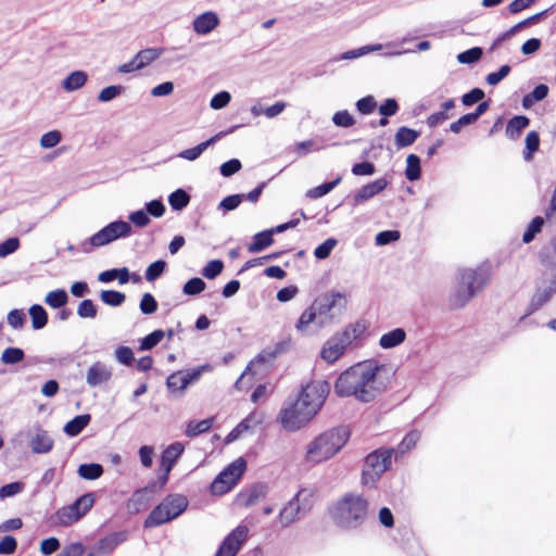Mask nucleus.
I'll list each match as a JSON object with an SVG mask.
<instances>
[{
  "label": "nucleus",
  "mask_w": 556,
  "mask_h": 556,
  "mask_svg": "<svg viewBox=\"0 0 556 556\" xmlns=\"http://www.w3.org/2000/svg\"><path fill=\"white\" fill-rule=\"evenodd\" d=\"M321 409V402L315 404L307 389L301 388L298 395L289 396L279 410L277 421L287 432L305 428Z\"/></svg>",
  "instance_id": "1"
},
{
  "label": "nucleus",
  "mask_w": 556,
  "mask_h": 556,
  "mask_svg": "<svg viewBox=\"0 0 556 556\" xmlns=\"http://www.w3.org/2000/svg\"><path fill=\"white\" fill-rule=\"evenodd\" d=\"M369 503L363 495L346 493L329 507V516L338 528L351 531L365 523Z\"/></svg>",
  "instance_id": "2"
},
{
  "label": "nucleus",
  "mask_w": 556,
  "mask_h": 556,
  "mask_svg": "<svg viewBox=\"0 0 556 556\" xmlns=\"http://www.w3.org/2000/svg\"><path fill=\"white\" fill-rule=\"evenodd\" d=\"M490 280V267L486 265L477 268H467L458 273V281L448 298L453 309L464 307L486 286Z\"/></svg>",
  "instance_id": "3"
},
{
  "label": "nucleus",
  "mask_w": 556,
  "mask_h": 556,
  "mask_svg": "<svg viewBox=\"0 0 556 556\" xmlns=\"http://www.w3.org/2000/svg\"><path fill=\"white\" fill-rule=\"evenodd\" d=\"M351 437L350 427L340 425L318 434L306 447V459L321 463L330 459L348 443Z\"/></svg>",
  "instance_id": "4"
},
{
  "label": "nucleus",
  "mask_w": 556,
  "mask_h": 556,
  "mask_svg": "<svg viewBox=\"0 0 556 556\" xmlns=\"http://www.w3.org/2000/svg\"><path fill=\"white\" fill-rule=\"evenodd\" d=\"M382 365L364 366L356 364L341 372L334 382V392L340 397L355 396L358 401L361 389L378 374Z\"/></svg>",
  "instance_id": "5"
},
{
  "label": "nucleus",
  "mask_w": 556,
  "mask_h": 556,
  "mask_svg": "<svg viewBox=\"0 0 556 556\" xmlns=\"http://www.w3.org/2000/svg\"><path fill=\"white\" fill-rule=\"evenodd\" d=\"M189 505L187 496L172 493L166 495L148 515L143 521L146 529L160 527L178 518Z\"/></svg>",
  "instance_id": "6"
},
{
  "label": "nucleus",
  "mask_w": 556,
  "mask_h": 556,
  "mask_svg": "<svg viewBox=\"0 0 556 556\" xmlns=\"http://www.w3.org/2000/svg\"><path fill=\"white\" fill-rule=\"evenodd\" d=\"M131 233L132 226L130 223L121 218L113 220L81 242L80 251L91 253L93 249L108 245L118 239L128 238Z\"/></svg>",
  "instance_id": "7"
},
{
  "label": "nucleus",
  "mask_w": 556,
  "mask_h": 556,
  "mask_svg": "<svg viewBox=\"0 0 556 556\" xmlns=\"http://www.w3.org/2000/svg\"><path fill=\"white\" fill-rule=\"evenodd\" d=\"M393 450L390 447H380L370 452L365 457V464L362 471V483L368 488H376L377 482L392 465Z\"/></svg>",
  "instance_id": "8"
},
{
  "label": "nucleus",
  "mask_w": 556,
  "mask_h": 556,
  "mask_svg": "<svg viewBox=\"0 0 556 556\" xmlns=\"http://www.w3.org/2000/svg\"><path fill=\"white\" fill-rule=\"evenodd\" d=\"M312 306L316 307V316L319 315L317 325L323 328L331 323L332 316L329 313L332 308L339 307L340 311L346 308L345 294L334 290L328 291L315 299Z\"/></svg>",
  "instance_id": "9"
},
{
  "label": "nucleus",
  "mask_w": 556,
  "mask_h": 556,
  "mask_svg": "<svg viewBox=\"0 0 556 556\" xmlns=\"http://www.w3.org/2000/svg\"><path fill=\"white\" fill-rule=\"evenodd\" d=\"M306 492L305 489L299 490L280 510L279 520L283 527H288L294 522L301 511L305 514L309 510L312 503L306 501V497H303Z\"/></svg>",
  "instance_id": "10"
},
{
  "label": "nucleus",
  "mask_w": 556,
  "mask_h": 556,
  "mask_svg": "<svg viewBox=\"0 0 556 556\" xmlns=\"http://www.w3.org/2000/svg\"><path fill=\"white\" fill-rule=\"evenodd\" d=\"M249 529L239 525L232 529L219 544L215 556H237L241 546L247 541Z\"/></svg>",
  "instance_id": "11"
},
{
  "label": "nucleus",
  "mask_w": 556,
  "mask_h": 556,
  "mask_svg": "<svg viewBox=\"0 0 556 556\" xmlns=\"http://www.w3.org/2000/svg\"><path fill=\"white\" fill-rule=\"evenodd\" d=\"M390 185V180L387 177L378 178L364 185L352 195V206H358L364 202L372 199L377 194L381 193Z\"/></svg>",
  "instance_id": "12"
},
{
  "label": "nucleus",
  "mask_w": 556,
  "mask_h": 556,
  "mask_svg": "<svg viewBox=\"0 0 556 556\" xmlns=\"http://www.w3.org/2000/svg\"><path fill=\"white\" fill-rule=\"evenodd\" d=\"M556 293V275L554 279H548V286L541 290L536 288L534 295L532 296L529 306L526 313L521 316L520 320H523L526 317L530 316L538 309H540L543 305H545L552 296Z\"/></svg>",
  "instance_id": "13"
},
{
  "label": "nucleus",
  "mask_w": 556,
  "mask_h": 556,
  "mask_svg": "<svg viewBox=\"0 0 556 556\" xmlns=\"http://www.w3.org/2000/svg\"><path fill=\"white\" fill-rule=\"evenodd\" d=\"M112 377V370L104 363L97 361L87 370L86 382L94 388L108 382Z\"/></svg>",
  "instance_id": "14"
},
{
  "label": "nucleus",
  "mask_w": 556,
  "mask_h": 556,
  "mask_svg": "<svg viewBox=\"0 0 556 556\" xmlns=\"http://www.w3.org/2000/svg\"><path fill=\"white\" fill-rule=\"evenodd\" d=\"M128 531L121 530L109 533L97 542V552L101 555L112 553L119 544L128 539Z\"/></svg>",
  "instance_id": "15"
},
{
  "label": "nucleus",
  "mask_w": 556,
  "mask_h": 556,
  "mask_svg": "<svg viewBox=\"0 0 556 556\" xmlns=\"http://www.w3.org/2000/svg\"><path fill=\"white\" fill-rule=\"evenodd\" d=\"M346 348L339 342V337L331 336L323 345L320 357L328 364L336 363L345 352Z\"/></svg>",
  "instance_id": "16"
},
{
  "label": "nucleus",
  "mask_w": 556,
  "mask_h": 556,
  "mask_svg": "<svg viewBox=\"0 0 556 556\" xmlns=\"http://www.w3.org/2000/svg\"><path fill=\"white\" fill-rule=\"evenodd\" d=\"M184 451L185 446L181 442L169 444L161 454L160 466L162 470L170 472Z\"/></svg>",
  "instance_id": "17"
},
{
  "label": "nucleus",
  "mask_w": 556,
  "mask_h": 556,
  "mask_svg": "<svg viewBox=\"0 0 556 556\" xmlns=\"http://www.w3.org/2000/svg\"><path fill=\"white\" fill-rule=\"evenodd\" d=\"M267 484L258 482L253 484L247 492H240L237 495V501L240 505L250 507L255 505L261 498H264L267 495Z\"/></svg>",
  "instance_id": "18"
},
{
  "label": "nucleus",
  "mask_w": 556,
  "mask_h": 556,
  "mask_svg": "<svg viewBox=\"0 0 556 556\" xmlns=\"http://www.w3.org/2000/svg\"><path fill=\"white\" fill-rule=\"evenodd\" d=\"M219 24V17L217 13L213 11H206L198 15L193 20V30L198 35H207L215 29Z\"/></svg>",
  "instance_id": "19"
},
{
  "label": "nucleus",
  "mask_w": 556,
  "mask_h": 556,
  "mask_svg": "<svg viewBox=\"0 0 556 556\" xmlns=\"http://www.w3.org/2000/svg\"><path fill=\"white\" fill-rule=\"evenodd\" d=\"M36 435L31 438L29 446L35 454L49 453L54 444L53 439L49 435L47 430H43L39 425L36 426Z\"/></svg>",
  "instance_id": "20"
},
{
  "label": "nucleus",
  "mask_w": 556,
  "mask_h": 556,
  "mask_svg": "<svg viewBox=\"0 0 556 556\" xmlns=\"http://www.w3.org/2000/svg\"><path fill=\"white\" fill-rule=\"evenodd\" d=\"M212 370L213 366L211 364H203L191 369L182 370L180 375L181 378L179 384L180 395L185 394L189 386L197 383L204 372H208Z\"/></svg>",
  "instance_id": "21"
},
{
  "label": "nucleus",
  "mask_w": 556,
  "mask_h": 556,
  "mask_svg": "<svg viewBox=\"0 0 556 556\" xmlns=\"http://www.w3.org/2000/svg\"><path fill=\"white\" fill-rule=\"evenodd\" d=\"M274 235L271 228L256 232L252 238V242L248 245V251L256 254L266 250L274 244Z\"/></svg>",
  "instance_id": "22"
},
{
  "label": "nucleus",
  "mask_w": 556,
  "mask_h": 556,
  "mask_svg": "<svg viewBox=\"0 0 556 556\" xmlns=\"http://www.w3.org/2000/svg\"><path fill=\"white\" fill-rule=\"evenodd\" d=\"M117 279L119 285H126L130 281V271L128 267H116L101 271L98 275V281L101 283H110Z\"/></svg>",
  "instance_id": "23"
},
{
  "label": "nucleus",
  "mask_w": 556,
  "mask_h": 556,
  "mask_svg": "<svg viewBox=\"0 0 556 556\" xmlns=\"http://www.w3.org/2000/svg\"><path fill=\"white\" fill-rule=\"evenodd\" d=\"M406 337L404 328H394L380 337L379 345L383 350H390L401 345L406 340Z\"/></svg>",
  "instance_id": "24"
},
{
  "label": "nucleus",
  "mask_w": 556,
  "mask_h": 556,
  "mask_svg": "<svg viewBox=\"0 0 556 556\" xmlns=\"http://www.w3.org/2000/svg\"><path fill=\"white\" fill-rule=\"evenodd\" d=\"M386 384L377 380V375L361 389L358 401L362 403L372 402L378 395L386 390Z\"/></svg>",
  "instance_id": "25"
},
{
  "label": "nucleus",
  "mask_w": 556,
  "mask_h": 556,
  "mask_svg": "<svg viewBox=\"0 0 556 556\" xmlns=\"http://www.w3.org/2000/svg\"><path fill=\"white\" fill-rule=\"evenodd\" d=\"M420 135L421 132L419 130L407 126H401L394 135V144L399 150L410 147L416 142Z\"/></svg>",
  "instance_id": "26"
},
{
  "label": "nucleus",
  "mask_w": 556,
  "mask_h": 556,
  "mask_svg": "<svg viewBox=\"0 0 556 556\" xmlns=\"http://www.w3.org/2000/svg\"><path fill=\"white\" fill-rule=\"evenodd\" d=\"M529 125L530 118L528 116L515 115L508 119L505 134L509 139L516 140L521 136L523 129H526Z\"/></svg>",
  "instance_id": "27"
},
{
  "label": "nucleus",
  "mask_w": 556,
  "mask_h": 556,
  "mask_svg": "<svg viewBox=\"0 0 556 556\" xmlns=\"http://www.w3.org/2000/svg\"><path fill=\"white\" fill-rule=\"evenodd\" d=\"M90 421L91 415L88 413L76 415L64 425L63 431L70 438L77 437L86 427H88Z\"/></svg>",
  "instance_id": "28"
},
{
  "label": "nucleus",
  "mask_w": 556,
  "mask_h": 556,
  "mask_svg": "<svg viewBox=\"0 0 556 556\" xmlns=\"http://www.w3.org/2000/svg\"><path fill=\"white\" fill-rule=\"evenodd\" d=\"M248 468V463L243 457H238L230 464H228L222 471H226L224 479L226 481H233L239 483Z\"/></svg>",
  "instance_id": "29"
},
{
  "label": "nucleus",
  "mask_w": 556,
  "mask_h": 556,
  "mask_svg": "<svg viewBox=\"0 0 556 556\" xmlns=\"http://www.w3.org/2000/svg\"><path fill=\"white\" fill-rule=\"evenodd\" d=\"M94 501V493L87 492L68 505V509L77 513L76 518H83L92 508Z\"/></svg>",
  "instance_id": "30"
},
{
  "label": "nucleus",
  "mask_w": 556,
  "mask_h": 556,
  "mask_svg": "<svg viewBox=\"0 0 556 556\" xmlns=\"http://www.w3.org/2000/svg\"><path fill=\"white\" fill-rule=\"evenodd\" d=\"M301 388L307 389V392L311 394V399L315 404L321 402V407L324 406L326 397L330 391V384L326 380L316 381L307 386H301Z\"/></svg>",
  "instance_id": "31"
},
{
  "label": "nucleus",
  "mask_w": 556,
  "mask_h": 556,
  "mask_svg": "<svg viewBox=\"0 0 556 556\" xmlns=\"http://www.w3.org/2000/svg\"><path fill=\"white\" fill-rule=\"evenodd\" d=\"M549 92V88L546 84L536 85L533 90L522 97L521 105L525 110H529L535 102L543 101Z\"/></svg>",
  "instance_id": "32"
},
{
  "label": "nucleus",
  "mask_w": 556,
  "mask_h": 556,
  "mask_svg": "<svg viewBox=\"0 0 556 556\" xmlns=\"http://www.w3.org/2000/svg\"><path fill=\"white\" fill-rule=\"evenodd\" d=\"M540 260L545 267L543 276L548 277V279H554L556 275V253L552 244L551 248H544L540 252Z\"/></svg>",
  "instance_id": "33"
},
{
  "label": "nucleus",
  "mask_w": 556,
  "mask_h": 556,
  "mask_svg": "<svg viewBox=\"0 0 556 556\" xmlns=\"http://www.w3.org/2000/svg\"><path fill=\"white\" fill-rule=\"evenodd\" d=\"M151 496L144 493L141 489L136 490L131 497L127 502V509L131 514H138L142 510H144L150 501Z\"/></svg>",
  "instance_id": "34"
},
{
  "label": "nucleus",
  "mask_w": 556,
  "mask_h": 556,
  "mask_svg": "<svg viewBox=\"0 0 556 556\" xmlns=\"http://www.w3.org/2000/svg\"><path fill=\"white\" fill-rule=\"evenodd\" d=\"M226 471H219L210 484V492L212 495L222 496L230 492L238 483L236 480L226 481L224 479Z\"/></svg>",
  "instance_id": "35"
},
{
  "label": "nucleus",
  "mask_w": 556,
  "mask_h": 556,
  "mask_svg": "<svg viewBox=\"0 0 556 556\" xmlns=\"http://www.w3.org/2000/svg\"><path fill=\"white\" fill-rule=\"evenodd\" d=\"M405 177L409 181H416L421 178V160L417 154L410 153L406 156Z\"/></svg>",
  "instance_id": "36"
},
{
  "label": "nucleus",
  "mask_w": 556,
  "mask_h": 556,
  "mask_svg": "<svg viewBox=\"0 0 556 556\" xmlns=\"http://www.w3.org/2000/svg\"><path fill=\"white\" fill-rule=\"evenodd\" d=\"M104 472V468L99 463H84L77 468L78 476L88 481L99 479Z\"/></svg>",
  "instance_id": "37"
},
{
  "label": "nucleus",
  "mask_w": 556,
  "mask_h": 556,
  "mask_svg": "<svg viewBox=\"0 0 556 556\" xmlns=\"http://www.w3.org/2000/svg\"><path fill=\"white\" fill-rule=\"evenodd\" d=\"M540 149V134L536 130H531L527 134L525 139V149L522 156L526 162H531Z\"/></svg>",
  "instance_id": "38"
},
{
  "label": "nucleus",
  "mask_w": 556,
  "mask_h": 556,
  "mask_svg": "<svg viewBox=\"0 0 556 556\" xmlns=\"http://www.w3.org/2000/svg\"><path fill=\"white\" fill-rule=\"evenodd\" d=\"M214 417H208L199 421L191 420L187 424L185 434L188 438H195L200 434L206 433L213 427Z\"/></svg>",
  "instance_id": "39"
},
{
  "label": "nucleus",
  "mask_w": 556,
  "mask_h": 556,
  "mask_svg": "<svg viewBox=\"0 0 556 556\" xmlns=\"http://www.w3.org/2000/svg\"><path fill=\"white\" fill-rule=\"evenodd\" d=\"M28 314L30 316L31 327L34 330H40L47 326L49 316L42 305L33 304L28 309Z\"/></svg>",
  "instance_id": "40"
},
{
  "label": "nucleus",
  "mask_w": 556,
  "mask_h": 556,
  "mask_svg": "<svg viewBox=\"0 0 556 556\" xmlns=\"http://www.w3.org/2000/svg\"><path fill=\"white\" fill-rule=\"evenodd\" d=\"M190 194L182 188H178L168 195V204L175 212H180L190 203Z\"/></svg>",
  "instance_id": "41"
},
{
  "label": "nucleus",
  "mask_w": 556,
  "mask_h": 556,
  "mask_svg": "<svg viewBox=\"0 0 556 556\" xmlns=\"http://www.w3.org/2000/svg\"><path fill=\"white\" fill-rule=\"evenodd\" d=\"M87 78L88 75L86 72L80 70L74 71L63 79L62 87L66 91H75L85 85Z\"/></svg>",
  "instance_id": "42"
},
{
  "label": "nucleus",
  "mask_w": 556,
  "mask_h": 556,
  "mask_svg": "<svg viewBox=\"0 0 556 556\" xmlns=\"http://www.w3.org/2000/svg\"><path fill=\"white\" fill-rule=\"evenodd\" d=\"M68 293L65 289L60 288L52 290L46 294L45 303L51 308L59 309L68 303Z\"/></svg>",
  "instance_id": "43"
},
{
  "label": "nucleus",
  "mask_w": 556,
  "mask_h": 556,
  "mask_svg": "<svg viewBox=\"0 0 556 556\" xmlns=\"http://www.w3.org/2000/svg\"><path fill=\"white\" fill-rule=\"evenodd\" d=\"M99 298L103 304L111 307H119L126 301V294L124 292L113 289L101 290Z\"/></svg>",
  "instance_id": "44"
},
{
  "label": "nucleus",
  "mask_w": 556,
  "mask_h": 556,
  "mask_svg": "<svg viewBox=\"0 0 556 556\" xmlns=\"http://www.w3.org/2000/svg\"><path fill=\"white\" fill-rule=\"evenodd\" d=\"M341 180L342 177L339 175L333 180L325 181L317 187L308 189L305 195L312 200L321 198L331 192L341 182Z\"/></svg>",
  "instance_id": "45"
},
{
  "label": "nucleus",
  "mask_w": 556,
  "mask_h": 556,
  "mask_svg": "<svg viewBox=\"0 0 556 556\" xmlns=\"http://www.w3.org/2000/svg\"><path fill=\"white\" fill-rule=\"evenodd\" d=\"M26 358L25 352L23 349L17 346H8L5 348L0 356V361L4 365H16L23 362Z\"/></svg>",
  "instance_id": "46"
},
{
  "label": "nucleus",
  "mask_w": 556,
  "mask_h": 556,
  "mask_svg": "<svg viewBox=\"0 0 556 556\" xmlns=\"http://www.w3.org/2000/svg\"><path fill=\"white\" fill-rule=\"evenodd\" d=\"M77 513L74 510L68 509L67 506H63L62 508L58 509L52 516L51 520L53 522H56L63 527L71 526L73 522L78 521L80 518H76Z\"/></svg>",
  "instance_id": "47"
},
{
  "label": "nucleus",
  "mask_w": 556,
  "mask_h": 556,
  "mask_svg": "<svg viewBox=\"0 0 556 556\" xmlns=\"http://www.w3.org/2000/svg\"><path fill=\"white\" fill-rule=\"evenodd\" d=\"M167 263L166 261L160 258L154 262H152L144 271V278L149 282H153L157 280L166 270Z\"/></svg>",
  "instance_id": "48"
},
{
  "label": "nucleus",
  "mask_w": 556,
  "mask_h": 556,
  "mask_svg": "<svg viewBox=\"0 0 556 556\" xmlns=\"http://www.w3.org/2000/svg\"><path fill=\"white\" fill-rule=\"evenodd\" d=\"M165 332L162 329H155L148 333L146 337L140 339L139 351H151L154 349L164 338Z\"/></svg>",
  "instance_id": "49"
},
{
  "label": "nucleus",
  "mask_w": 556,
  "mask_h": 556,
  "mask_svg": "<svg viewBox=\"0 0 556 556\" xmlns=\"http://www.w3.org/2000/svg\"><path fill=\"white\" fill-rule=\"evenodd\" d=\"M162 54L160 48H147L142 49L135 54V60L138 61L139 67L143 68L156 60Z\"/></svg>",
  "instance_id": "50"
},
{
  "label": "nucleus",
  "mask_w": 556,
  "mask_h": 556,
  "mask_svg": "<svg viewBox=\"0 0 556 556\" xmlns=\"http://www.w3.org/2000/svg\"><path fill=\"white\" fill-rule=\"evenodd\" d=\"M483 49L481 47H472L457 54L456 59L460 64L471 65L481 60Z\"/></svg>",
  "instance_id": "51"
},
{
  "label": "nucleus",
  "mask_w": 556,
  "mask_h": 556,
  "mask_svg": "<svg viewBox=\"0 0 556 556\" xmlns=\"http://www.w3.org/2000/svg\"><path fill=\"white\" fill-rule=\"evenodd\" d=\"M243 202V195L240 193L229 194L218 203L217 210L226 215L228 212H231L239 207V205Z\"/></svg>",
  "instance_id": "52"
},
{
  "label": "nucleus",
  "mask_w": 556,
  "mask_h": 556,
  "mask_svg": "<svg viewBox=\"0 0 556 556\" xmlns=\"http://www.w3.org/2000/svg\"><path fill=\"white\" fill-rule=\"evenodd\" d=\"M543 225L544 218L542 216L533 217L522 235V241L525 243L532 242L535 236L541 232Z\"/></svg>",
  "instance_id": "53"
},
{
  "label": "nucleus",
  "mask_w": 556,
  "mask_h": 556,
  "mask_svg": "<svg viewBox=\"0 0 556 556\" xmlns=\"http://www.w3.org/2000/svg\"><path fill=\"white\" fill-rule=\"evenodd\" d=\"M252 414L243 418L230 432L226 435L225 444H230L237 441L244 431L251 428Z\"/></svg>",
  "instance_id": "54"
},
{
  "label": "nucleus",
  "mask_w": 556,
  "mask_h": 556,
  "mask_svg": "<svg viewBox=\"0 0 556 556\" xmlns=\"http://www.w3.org/2000/svg\"><path fill=\"white\" fill-rule=\"evenodd\" d=\"M206 288L205 281L200 277H192L182 286L184 294L188 296H195L203 292Z\"/></svg>",
  "instance_id": "55"
},
{
  "label": "nucleus",
  "mask_w": 556,
  "mask_h": 556,
  "mask_svg": "<svg viewBox=\"0 0 556 556\" xmlns=\"http://www.w3.org/2000/svg\"><path fill=\"white\" fill-rule=\"evenodd\" d=\"M225 264L222 260H211L206 263V265L201 269V274L204 278L208 280L215 279L217 276L222 274L224 270Z\"/></svg>",
  "instance_id": "56"
},
{
  "label": "nucleus",
  "mask_w": 556,
  "mask_h": 556,
  "mask_svg": "<svg viewBox=\"0 0 556 556\" xmlns=\"http://www.w3.org/2000/svg\"><path fill=\"white\" fill-rule=\"evenodd\" d=\"M125 91V87L122 85H110L104 87L98 93V101L102 103H106L117 98Z\"/></svg>",
  "instance_id": "57"
},
{
  "label": "nucleus",
  "mask_w": 556,
  "mask_h": 556,
  "mask_svg": "<svg viewBox=\"0 0 556 556\" xmlns=\"http://www.w3.org/2000/svg\"><path fill=\"white\" fill-rule=\"evenodd\" d=\"M338 240L333 237L326 239L324 242L318 244L314 250V256L317 260H326L330 256L332 250L337 247Z\"/></svg>",
  "instance_id": "58"
},
{
  "label": "nucleus",
  "mask_w": 556,
  "mask_h": 556,
  "mask_svg": "<svg viewBox=\"0 0 556 556\" xmlns=\"http://www.w3.org/2000/svg\"><path fill=\"white\" fill-rule=\"evenodd\" d=\"M77 315L80 318L93 319L98 315V306L91 299H84L77 307Z\"/></svg>",
  "instance_id": "59"
},
{
  "label": "nucleus",
  "mask_w": 556,
  "mask_h": 556,
  "mask_svg": "<svg viewBox=\"0 0 556 556\" xmlns=\"http://www.w3.org/2000/svg\"><path fill=\"white\" fill-rule=\"evenodd\" d=\"M116 361L126 367L132 366L135 363V354L134 351L127 345H119L115 349L114 352Z\"/></svg>",
  "instance_id": "60"
},
{
  "label": "nucleus",
  "mask_w": 556,
  "mask_h": 556,
  "mask_svg": "<svg viewBox=\"0 0 556 556\" xmlns=\"http://www.w3.org/2000/svg\"><path fill=\"white\" fill-rule=\"evenodd\" d=\"M316 307L311 305L299 317L295 324V329L303 332L309 324L316 320Z\"/></svg>",
  "instance_id": "61"
},
{
  "label": "nucleus",
  "mask_w": 556,
  "mask_h": 556,
  "mask_svg": "<svg viewBox=\"0 0 556 556\" xmlns=\"http://www.w3.org/2000/svg\"><path fill=\"white\" fill-rule=\"evenodd\" d=\"M485 97L483 89L475 87L468 92L464 93L460 98L462 104L466 108H470L473 104L480 102Z\"/></svg>",
  "instance_id": "62"
},
{
  "label": "nucleus",
  "mask_w": 556,
  "mask_h": 556,
  "mask_svg": "<svg viewBox=\"0 0 556 556\" xmlns=\"http://www.w3.org/2000/svg\"><path fill=\"white\" fill-rule=\"evenodd\" d=\"M400 110L399 102L395 98H387L380 105L378 106V112L381 116L389 119V117L394 116Z\"/></svg>",
  "instance_id": "63"
},
{
  "label": "nucleus",
  "mask_w": 556,
  "mask_h": 556,
  "mask_svg": "<svg viewBox=\"0 0 556 556\" xmlns=\"http://www.w3.org/2000/svg\"><path fill=\"white\" fill-rule=\"evenodd\" d=\"M332 123L337 127L341 128H350L352 127L356 122L353 115L348 110H341L333 114L332 116Z\"/></svg>",
  "instance_id": "64"
}]
</instances>
